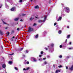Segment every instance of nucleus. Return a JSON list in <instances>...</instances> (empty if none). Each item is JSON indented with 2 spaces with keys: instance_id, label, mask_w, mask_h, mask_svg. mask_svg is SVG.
<instances>
[{
  "instance_id": "nucleus-27",
  "label": "nucleus",
  "mask_w": 73,
  "mask_h": 73,
  "mask_svg": "<svg viewBox=\"0 0 73 73\" xmlns=\"http://www.w3.org/2000/svg\"><path fill=\"white\" fill-rule=\"evenodd\" d=\"M33 18H31L30 19V20H33Z\"/></svg>"
},
{
  "instance_id": "nucleus-57",
  "label": "nucleus",
  "mask_w": 73,
  "mask_h": 73,
  "mask_svg": "<svg viewBox=\"0 0 73 73\" xmlns=\"http://www.w3.org/2000/svg\"><path fill=\"white\" fill-rule=\"evenodd\" d=\"M39 57H41V55H39Z\"/></svg>"
},
{
  "instance_id": "nucleus-50",
  "label": "nucleus",
  "mask_w": 73,
  "mask_h": 73,
  "mask_svg": "<svg viewBox=\"0 0 73 73\" xmlns=\"http://www.w3.org/2000/svg\"><path fill=\"white\" fill-rule=\"evenodd\" d=\"M17 31H19V28H17Z\"/></svg>"
},
{
  "instance_id": "nucleus-43",
  "label": "nucleus",
  "mask_w": 73,
  "mask_h": 73,
  "mask_svg": "<svg viewBox=\"0 0 73 73\" xmlns=\"http://www.w3.org/2000/svg\"><path fill=\"white\" fill-rule=\"evenodd\" d=\"M56 27H57L58 28H58H59V27H58V25H56Z\"/></svg>"
},
{
  "instance_id": "nucleus-12",
  "label": "nucleus",
  "mask_w": 73,
  "mask_h": 73,
  "mask_svg": "<svg viewBox=\"0 0 73 73\" xmlns=\"http://www.w3.org/2000/svg\"><path fill=\"white\" fill-rule=\"evenodd\" d=\"M18 19H19V18H16L14 19L15 21H17L18 20Z\"/></svg>"
},
{
  "instance_id": "nucleus-42",
  "label": "nucleus",
  "mask_w": 73,
  "mask_h": 73,
  "mask_svg": "<svg viewBox=\"0 0 73 73\" xmlns=\"http://www.w3.org/2000/svg\"><path fill=\"white\" fill-rule=\"evenodd\" d=\"M56 25V23H54V26H55V25Z\"/></svg>"
},
{
  "instance_id": "nucleus-7",
  "label": "nucleus",
  "mask_w": 73,
  "mask_h": 73,
  "mask_svg": "<svg viewBox=\"0 0 73 73\" xmlns=\"http://www.w3.org/2000/svg\"><path fill=\"white\" fill-rule=\"evenodd\" d=\"M50 45L52 46H54V44H50V46H48V48H49V47H50Z\"/></svg>"
},
{
  "instance_id": "nucleus-63",
  "label": "nucleus",
  "mask_w": 73,
  "mask_h": 73,
  "mask_svg": "<svg viewBox=\"0 0 73 73\" xmlns=\"http://www.w3.org/2000/svg\"><path fill=\"white\" fill-rule=\"evenodd\" d=\"M2 49H3V46H2Z\"/></svg>"
},
{
  "instance_id": "nucleus-14",
  "label": "nucleus",
  "mask_w": 73,
  "mask_h": 73,
  "mask_svg": "<svg viewBox=\"0 0 73 73\" xmlns=\"http://www.w3.org/2000/svg\"><path fill=\"white\" fill-rule=\"evenodd\" d=\"M24 64H29V62L28 61H27L26 63L24 62Z\"/></svg>"
},
{
  "instance_id": "nucleus-47",
  "label": "nucleus",
  "mask_w": 73,
  "mask_h": 73,
  "mask_svg": "<svg viewBox=\"0 0 73 73\" xmlns=\"http://www.w3.org/2000/svg\"><path fill=\"white\" fill-rule=\"evenodd\" d=\"M60 70H58V72H60Z\"/></svg>"
},
{
  "instance_id": "nucleus-52",
  "label": "nucleus",
  "mask_w": 73,
  "mask_h": 73,
  "mask_svg": "<svg viewBox=\"0 0 73 73\" xmlns=\"http://www.w3.org/2000/svg\"><path fill=\"white\" fill-rule=\"evenodd\" d=\"M66 42H67V39H66Z\"/></svg>"
},
{
  "instance_id": "nucleus-21",
  "label": "nucleus",
  "mask_w": 73,
  "mask_h": 73,
  "mask_svg": "<svg viewBox=\"0 0 73 73\" xmlns=\"http://www.w3.org/2000/svg\"><path fill=\"white\" fill-rule=\"evenodd\" d=\"M42 60V59L41 58L39 59V61H41Z\"/></svg>"
},
{
  "instance_id": "nucleus-61",
  "label": "nucleus",
  "mask_w": 73,
  "mask_h": 73,
  "mask_svg": "<svg viewBox=\"0 0 73 73\" xmlns=\"http://www.w3.org/2000/svg\"><path fill=\"white\" fill-rule=\"evenodd\" d=\"M50 50H49V52H50V49L49 48Z\"/></svg>"
},
{
  "instance_id": "nucleus-49",
  "label": "nucleus",
  "mask_w": 73,
  "mask_h": 73,
  "mask_svg": "<svg viewBox=\"0 0 73 73\" xmlns=\"http://www.w3.org/2000/svg\"><path fill=\"white\" fill-rule=\"evenodd\" d=\"M43 60H45V58H44L43 59Z\"/></svg>"
},
{
  "instance_id": "nucleus-16",
  "label": "nucleus",
  "mask_w": 73,
  "mask_h": 73,
  "mask_svg": "<svg viewBox=\"0 0 73 73\" xmlns=\"http://www.w3.org/2000/svg\"><path fill=\"white\" fill-rule=\"evenodd\" d=\"M38 34H37L35 36V38H38Z\"/></svg>"
},
{
  "instance_id": "nucleus-38",
  "label": "nucleus",
  "mask_w": 73,
  "mask_h": 73,
  "mask_svg": "<svg viewBox=\"0 0 73 73\" xmlns=\"http://www.w3.org/2000/svg\"><path fill=\"white\" fill-rule=\"evenodd\" d=\"M62 46L61 45H60V48H62Z\"/></svg>"
},
{
  "instance_id": "nucleus-25",
  "label": "nucleus",
  "mask_w": 73,
  "mask_h": 73,
  "mask_svg": "<svg viewBox=\"0 0 73 73\" xmlns=\"http://www.w3.org/2000/svg\"><path fill=\"white\" fill-rule=\"evenodd\" d=\"M62 66L60 65V66H58V68H61V67H62Z\"/></svg>"
},
{
  "instance_id": "nucleus-53",
  "label": "nucleus",
  "mask_w": 73,
  "mask_h": 73,
  "mask_svg": "<svg viewBox=\"0 0 73 73\" xmlns=\"http://www.w3.org/2000/svg\"><path fill=\"white\" fill-rule=\"evenodd\" d=\"M52 52H53V50H52V52H51V53H52Z\"/></svg>"
},
{
  "instance_id": "nucleus-35",
  "label": "nucleus",
  "mask_w": 73,
  "mask_h": 73,
  "mask_svg": "<svg viewBox=\"0 0 73 73\" xmlns=\"http://www.w3.org/2000/svg\"><path fill=\"white\" fill-rule=\"evenodd\" d=\"M22 1H22V0H20L19 1V2L20 3H21V2H22Z\"/></svg>"
},
{
  "instance_id": "nucleus-58",
  "label": "nucleus",
  "mask_w": 73,
  "mask_h": 73,
  "mask_svg": "<svg viewBox=\"0 0 73 73\" xmlns=\"http://www.w3.org/2000/svg\"><path fill=\"white\" fill-rule=\"evenodd\" d=\"M23 57H25V55H23Z\"/></svg>"
},
{
  "instance_id": "nucleus-10",
  "label": "nucleus",
  "mask_w": 73,
  "mask_h": 73,
  "mask_svg": "<svg viewBox=\"0 0 73 73\" xmlns=\"http://www.w3.org/2000/svg\"><path fill=\"white\" fill-rule=\"evenodd\" d=\"M35 9H38V8H39V7H38V5L35 6Z\"/></svg>"
},
{
  "instance_id": "nucleus-59",
  "label": "nucleus",
  "mask_w": 73,
  "mask_h": 73,
  "mask_svg": "<svg viewBox=\"0 0 73 73\" xmlns=\"http://www.w3.org/2000/svg\"><path fill=\"white\" fill-rule=\"evenodd\" d=\"M36 17V18H37V19H38V18L37 17Z\"/></svg>"
},
{
  "instance_id": "nucleus-17",
  "label": "nucleus",
  "mask_w": 73,
  "mask_h": 73,
  "mask_svg": "<svg viewBox=\"0 0 73 73\" xmlns=\"http://www.w3.org/2000/svg\"><path fill=\"white\" fill-rule=\"evenodd\" d=\"M46 64H47V62H46V61L44 62V64H43L44 65H42V66H44V65H45Z\"/></svg>"
},
{
  "instance_id": "nucleus-23",
  "label": "nucleus",
  "mask_w": 73,
  "mask_h": 73,
  "mask_svg": "<svg viewBox=\"0 0 73 73\" xmlns=\"http://www.w3.org/2000/svg\"><path fill=\"white\" fill-rule=\"evenodd\" d=\"M72 48H68V49H69V50H71L72 49Z\"/></svg>"
},
{
  "instance_id": "nucleus-40",
  "label": "nucleus",
  "mask_w": 73,
  "mask_h": 73,
  "mask_svg": "<svg viewBox=\"0 0 73 73\" xmlns=\"http://www.w3.org/2000/svg\"><path fill=\"white\" fill-rule=\"evenodd\" d=\"M43 54V52L42 51L41 52V54Z\"/></svg>"
},
{
  "instance_id": "nucleus-2",
  "label": "nucleus",
  "mask_w": 73,
  "mask_h": 73,
  "mask_svg": "<svg viewBox=\"0 0 73 73\" xmlns=\"http://www.w3.org/2000/svg\"><path fill=\"white\" fill-rule=\"evenodd\" d=\"M65 9V11L67 13H69V8L68 7H65L64 8Z\"/></svg>"
},
{
  "instance_id": "nucleus-64",
  "label": "nucleus",
  "mask_w": 73,
  "mask_h": 73,
  "mask_svg": "<svg viewBox=\"0 0 73 73\" xmlns=\"http://www.w3.org/2000/svg\"><path fill=\"white\" fill-rule=\"evenodd\" d=\"M26 61H27V60H25V62H26Z\"/></svg>"
},
{
  "instance_id": "nucleus-55",
  "label": "nucleus",
  "mask_w": 73,
  "mask_h": 73,
  "mask_svg": "<svg viewBox=\"0 0 73 73\" xmlns=\"http://www.w3.org/2000/svg\"><path fill=\"white\" fill-rule=\"evenodd\" d=\"M15 38V36L13 37V38Z\"/></svg>"
},
{
  "instance_id": "nucleus-24",
  "label": "nucleus",
  "mask_w": 73,
  "mask_h": 73,
  "mask_svg": "<svg viewBox=\"0 0 73 73\" xmlns=\"http://www.w3.org/2000/svg\"><path fill=\"white\" fill-rule=\"evenodd\" d=\"M37 25V24H36V23H34L33 25V26H36V25Z\"/></svg>"
},
{
  "instance_id": "nucleus-19",
  "label": "nucleus",
  "mask_w": 73,
  "mask_h": 73,
  "mask_svg": "<svg viewBox=\"0 0 73 73\" xmlns=\"http://www.w3.org/2000/svg\"><path fill=\"white\" fill-rule=\"evenodd\" d=\"M58 33L59 34H61V31L60 30L59 31Z\"/></svg>"
},
{
  "instance_id": "nucleus-30",
  "label": "nucleus",
  "mask_w": 73,
  "mask_h": 73,
  "mask_svg": "<svg viewBox=\"0 0 73 73\" xmlns=\"http://www.w3.org/2000/svg\"><path fill=\"white\" fill-rule=\"evenodd\" d=\"M15 70H17L18 69H17V67H15Z\"/></svg>"
},
{
  "instance_id": "nucleus-6",
  "label": "nucleus",
  "mask_w": 73,
  "mask_h": 73,
  "mask_svg": "<svg viewBox=\"0 0 73 73\" xmlns=\"http://www.w3.org/2000/svg\"><path fill=\"white\" fill-rule=\"evenodd\" d=\"M69 69L70 70H72L73 69V65H72L71 67L69 68Z\"/></svg>"
},
{
  "instance_id": "nucleus-8",
  "label": "nucleus",
  "mask_w": 73,
  "mask_h": 73,
  "mask_svg": "<svg viewBox=\"0 0 73 73\" xmlns=\"http://www.w3.org/2000/svg\"><path fill=\"white\" fill-rule=\"evenodd\" d=\"M15 10V7H13L11 9V11H14Z\"/></svg>"
},
{
  "instance_id": "nucleus-54",
  "label": "nucleus",
  "mask_w": 73,
  "mask_h": 73,
  "mask_svg": "<svg viewBox=\"0 0 73 73\" xmlns=\"http://www.w3.org/2000/svg\"><path fill=\"white\" fill-rule=\"evenodd\" d=\"M7 28H8V27H5V29H7Z\"/></svg>"
},
{
  "instance_id": "nucleus-1",
  "label": "nucleus",
  "mask_w": 73,
  "mask_h": 73,
  "mask_svg": "<svg viewBox=\"0 0 73 73\" xmlns=\"http://www.w3.org/2000/svg\"><path fill=\"white\" fill-rule=\"evenodd\" d=\"M47 17L46 16H45L44 17V20L43 21H42L41 20H39L38 21V23H41L42 22H45V20H46V19Z\"/></svg>"
},
{
  "instance_id": "nucleus-45",
  "label": "nucleus",
  "mask_w": 73,
  "mask_h": 73,
  "mask_svg": "<svg viewBox=\"0 0 73 73\" xmlns=\"http://www.w3.org/2000/svg\"><path fill=\"white\" fill-rule=\"evenodd\" d=\"M25 14H22V16H25Z\"/></svg>"
},
{
  "instance_id": "nucleus-51",
  "label": "nucleus",
  "mask_w": 73,
  "mask_h": 73,
  "mask_svg": "<svg viewBox=\"0 0 73 73\" xmlns=\"http://www.w3.org/2000/svg\"><path fill=\"white\" fill-rule=\"evenodd\" d=\"M20 21H23V20L21 19V20H20Z\"/></svg>"
},
{
  "instance_id": "nucleus-32",
  "label": "nucleus",
  "mask_w": 73,
  "mask_h": 73,
  "mask_svg": "<svg viewBox=\"0 0 73 73\" xmlns=\"http://www.w3.org/2000/svg\"><path fill=\"white\" fill-rule=\"evenodd\" d=\"M44 49H45L46 50H48V48H47L45 47L44 48Z\"/></svg>"
},
{
  "instance_id": "nucleus-37",
  "label": "nucleus",
  "mask_w": 73,
  "mask_h": 73,
  "mask_svg": "<svg viewBox=\"0 0 73 73\" xmlns=\"http://www.w3.org/2000/svg\"><path fill=\"white\" fill-rule=\"evenodd\" d=\"M23 48H22L20 49V50H23Z\"/></svg>"
},
{
  "instance_id": "nucleus-46",
  "label": "nucleus",
  "mask_w": 73,
  "mask_h": 73,
  "mask_svg": "<svg viewBox=\"0 0 73 73\" xmlns=\"http://www.w3.org/2000/svg\"><path fill=\"white\" fill-rule=\"evenodd\" d=\"M69 56H67V58H69Z\"/></svg>"
},
{
  "instance_id": "nucleus-20",
  "label": "nucleus",
  "mask_w": 73,
  "mask_h": 73,
  "mask_svg": "<svg viewBox=\"0 0 73 73\" xmlns=\"http://www.w3.org/2000/svg\"><path fill=\"white\" fill-rule=\"evenodd\" d=\"M14 54V53H12V54H9V55H10V56H12V55H13Z\"/></svg>"
},
{
  "instance_id": "nucleus-5",
  "label": "nucleus",
  "mask_w": 73,
  "mask_h": 73,
  "mask_svg": "<svg viewBox=\"0 0 73 73\" xmlns=\"http://www.w3.org/2000/svg\"><path fill=\"white\" fill-rule=\"evenodd\" d=\"M61 19H62L61 17H59V19L57 20V21H61Z\"/></svg>"
},
{
  "instance_id": "nucleus-28",
  "label": "nucleus",
  "mask_w": 73,
  "mask_h": 73,
  "mask_svg": "<svg viewBox=\"0 0 73 73\" xmlns=\"http://www.w3.org/2000/svg\"><path fill=\"white\" fill-rule=\"evenodd\" d=\"M28 53V50H26V53Z\"/></svg>"
},
{
  "instance_id": "nucleus-31",
  "label": "nucleus",
  "mask_w": 73,
  "mask_h": 73,
  "mask_svg": "<svg viewBox=\"0 0 73 73\" xmlns=\"http://www.w3.org/2000/svg\"><path fill=\"white\" fill-rule=\"evenodd\" d=\"M69 45H71L72 44V42H69Z\"/></svg>"
},
{
  "instance_id": "nucleus-26",
  "label": "nucleus",
  "mask_w": 73,
  "mask_h": 73,
  "mask_svg": "<svg viewBox=\"0 0 73 73\" xmlns=\"http://www.w3.org/2000/svg\"><path fill=\"white\" fill-rule=\"evenodd\" d=\"M3 23L4 24H7V23H6L4 21H3Z\"/></svg>"
},
{
  "instance_id": "nucleus-9",
  "label": "nucleus",
  "mask_w": 73,
  "mask_h": 73,
  "mask_svg": "<svg viewBox=\"0 0 73 73\" xmlns=\"http://www.w3.org/2000/svg\"><path fill=\"white\" fill-rule=\"evenodd\" d=\"M9 65H11V64H12V62L10 61H9Z\"/></svg>"
},
{
  "instance_id": "nucleus-36",
  "label": "nucleus",
  "mask_w": 73,
  "mask_h": 73,
  "mask_svg": "<svg viewBox=\"0 0 73 73\" xmlns=\"http://www.w3.org/2000/svg\"><path fill=\"white\" fill-rule=\"evenodd\" d=\"M15 32V31H12V33H14Z\"/></svg>"
},
{
  "instance_id": "nucleus-39",
  "label": "nucleus",
  "mask_w": 73,
  "mask_h": 73,
  "mask_svg": "<svg viewBox=\"0 0 73 73\" xmlns=\"http://www.w3.org/2000/svg\"><path fill=\"white\" fill-rule=\"evenodd\" d=\"M58 73V70H56V73Z\"/></svg>"
},
{
  "instance_id": "nucleus-33",
  "label": "nucleus",
  "mask_w": 73,
  "mask_h": 73,
  "mask_svg": "<svg viewBox=\"0 0 73 73\" xmlns=\"http://www.w3.org/2000/svg\"><path fill=\"white\" fill-rule=\"evenodd\" d=\"M47 58H50V56H47Z\"/></svg>"
},
{
  "instance_id": "nucleus-60",
  "label": "nucleus",
  "mask_w": 73,
  "mask_h": 73,
  "mask_svg": "<svg viewBox=\"0 0 73 73\" xmlns=\"http://www.w3.org/2000/svg\"><path fill=\"white\" fill-rule=\"evenodd\" d=\"M31 1H33V0H30Z\"/></svg>"
},
{
  "instance_id": "nucleus-41",
  "label": "nucleus",
  "mask_w": 73,
  "mask_h": 73,
  "mask_svg": "<svg viewBox=\"0 0 73 73\" xmlns=\"http://www.w3.org/2000/svg\"><path fill=\"white\" fill-rule=\"evenodd\" d=\"M11 41H13V38H11Z\"/></svg>"
},
{
  "instance_id": "nucleus-62",
  "label": "nucleus",
  "mask_w": 73,
  "mask_h": 73,
  "mask_svg": "<svg viewBox=\"0 0 73 73\" xmlns=\"http://www.w3.org/2000/svg\"><path fill=\"white\" fill-rule=\"evenodd\" d=\"M53 66H54V65H53Z\"/></svg>"
},
{
  "instance_id": "nucleus-34",
  "label": "nucleus",
  "mask_w": 73,
  "mask_h": 73,
  "mask_svg": "<svg viewBox=\"0 0 73 73\" xmlns=\"http://www.w3.org/2000/svg\"><path fill=\"white\" fill-rule=\"evenodd\" d=\"M59 58H62V56L61 55H60L59 56Z\"/></svg>"
},
{
  "instance_id": "nucleus-48",
  "label": "nucleus",
  "mask_w": 73,
  "mask_h": 73,
  "mask_svg": "<svg viewBox=\"0 0 73 73\" xmlns=\"http://www.w3.org/2000/svg\"><path fill=\"white\" fill-rule=\"evenodd\" d=\"M66 69H68V66L66 67Z\"/></svg>"
},
{
  "instance_id": "nucleus-22",
  "label": "nucleus",
  "mask_w": 73,
  "mask_h": 73,
  "mask_svg": "<svg viewBox=\"0 0 73 73\" xmlns=\"http://www.w3.org/2000/svg\"><path fill=\"white\" fill-rule=\"evenodd\" d=\"M70 37V35H68L67 36V38H69Z\"/></svg>"
},
{
  "instance_id": "nucleus-4",
  "label": "nucleus",
  "mask_w": 73,
  "mask_h": 73,
  "mask_svg": "<svg viewBox=\"0 0 73 73\" xmlns=\"http://www.w3.org/2000/svg\"><path fill=\"white\" fill-rule=\"evenodd\" d=\"M2 67L3 68H6V65H5V64H4L2 65Z\"/></svg>"
},
{
  "instance_id": "nucleus-13",
  "label": "nucleus",
  "mask_w": 73,
  "mask_h": 73,
  "mask_svg": "<svg viewBox=\"0 0 73 73\" xmlns=\"http://www.w3.org/2000/svg\"><path fill=\"white\" fill-rule=\"evenodd\" d=\"M29 69V67L27 68V69L24 68L23 69V70H28V69Z\"/></svg>"
},
{
  "instance_id": "nucleus-15",
  "label": "nucleus",
  "mask_w": 73,
  "mask_h": 73,
  "mask_svg": "<svg viewBox=\"0 0 73 73\" xmlns=\"http://www.w3.org/2000/svg\"><path fill=\"white\" fill-rule=\"evenodd\" d=\"M0 34H1V35H3V32H2L0 30Z\"/></svg>"
},
{
  "instance_id": "nucleus-56",
  "label": "nucleus",
  "mask_w": 73,
  "mask_h": 73,
  "mask_svg": "<svg viewBox=\"0 0 73 73\" xmlns=\"http://www.w3.org/2000/svg\"><path fill=\"white\" fill-rule=\"evenodd\" d=\"M67 28H69V26H68L67 27Z\"/></svg>"
},
{
  "instance_id": "nucleus-29",
  "label": "nucleus",
  "mask_w": 73,
  "mask_h": 73,
  "mask_svg": "<svg viewBox=\"0 0 73 73\" xmlns=\"http://www.w3.org/2000/svg\"><path fill=\"white\" fill-rule=\"evenodd\" d=\"M8 7V5L6 4H5V7L7 8V7Z\"/></svg>"
},
{
  "instance_id": "nucleus-11",
  "label": "nucleus",
  "mask_w": 73,
  "mask_h": 73,
  "mask_svg": "<svg viewBox=\"0 0 73 73\" xmlns=\"http://www.w3.org/2000/svg\"><path fill=\"white\" fill-rule=\"evenodd\" d=\"M33 61H34V62H36V61H37V60H36V58H33Z\"/></svg>"
},
{
  "instance_id": "nucleus-3",
  "label": "nucleus",
  "mask_w": 73,
  "mask_h": 73,
  "mask_svg": "<svg viewBox=\"0 0 73 73\" xmlns=\"http://www.w3.org/2000/svg\"><path fill=\"white\" fill-rule=\"evenodd\" d=\"M33 28L31 27H29L28 32H29L32 31H33Z\"/></svg>"
},
{
  "instance_id": "nucleus-18",
  "label": "nucleus",
  "mask_w": 73,
  "mask_h": 73,
  "mask_svg": "<svg viewBox=\"0 0 73 73\" xmlns=\"http://www.w3.org/2000/svg\"><path fill=\"white\" fill-rule=\"evenodd\" d=\"M6 33L7 34V36H9V33L8 32L7 33Z\"/></svg>"
},
{
  "instance_id": "nucleus-44",
  "label": "nucleus",
  "mask_w": 73,
  "mask_h": 73,
  "mask_svg": "<svg viewBox=\"0 0 73 73\" xmlns=\"http://www.w3.org/2000/svg\"><path fill=\"white\" fill-rule=\"evenodd\" d=\"M3 5L2 4H1V6L0 7V8H1V6H2Z\"/></svg>"
}]
</instances>
